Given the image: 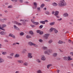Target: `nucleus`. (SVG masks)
Wrapping results in <instances>:
<instances>
[{
    "label": "nucleus",
    "mask_w": 73,
    "mask_h": 73,
    "mask_svg": "<svg viewBox=\"0 0 73 73\" xmlns=\"http://www.w3.org/2000/svg\"><path fill=\"white\" fill-rule=\"evenodd\" d=\"M68 61H70V60H72V58H71V57L70 56H68Z\"/></svg>",
    "instance_id": "20"
},
{
    "label": "nucleus",
    "mask_w": 73,
    "mask_h": 73,
    "mask_svg": "<svg viewBox=\"0 0 73 73\" xmlns=\"http://www.w3.org/2000/svg\"><path fill=\"white\" fill-rule=\"evenodd\" d=\"M52 65L51 64H49L47 65V69H49V68H50V66H52Z\"/></svg>",
    "instance_id": "29"
},
{
    "label": "nucleus",
    "mask_w": 73,
    "mask_h": 73,
    "mask_svg": "<svg viewBox=\"0 0 73 73\" xmlns=\"http://www.w3.org/2000/svg\"><path fill=\"white\" fill-rule=\"evenodd\" d=\"M70 54L71 55H72V56H73V52H71Z\"/></svg>",
    "instance_id": "62"
},
{
    "label": "nucleus",
    "mask_w": 73,
    "mask_h": 73,
    "mask_svg": "<svg viewBox=\"0 0 73 73\" xmlns=\"http://www.w3.org/2000/svg\"><path fill=\"white\" fill-rule=\"evenodd\" d=\"M66 5H67V4L65 1V0H61L60 3L58 4V6L60 7H65Z\"/></svg>",
    "instance_id": "1"
},
{
    "label": "nucleus",
    "mask_w": 73,
    "mask_h": 73,
    "mask_svg": "<svg viewBox=\"0 0 73 73\" xmlns=\"http://www.w3.org/2000/svg\"><path fill=\"white\" fill-rule=\"evenodd\" d=\"M14 23L15 24H17L19 26H20V25H22V24L21 23H19L18 22H16V21H14Z\"/></svg>",
    "instance_id": "6"
},
{
    "label": "nucleus",
    "mask_w": 73,
    "mask_h": 73,
    "mask_svg": "<svg viewBox=\"0 0 73 73\" xmlns=\"http://www.w3.org/2000/svg\"><path fill=\"white\" fill-rule=\"evenodd\" d=\"M44 21H45V22H46V23H48V21L46 20H45Z\"/></svg>",
    "instance_id": "58"
},
{
    "label": "nucleus",
    "mask_w": 73,
    "mask_h": 73,
    "mask_svg": "<svg viewBox=\"0 0 73 73\" xmlns=\"http://www.w3.org/2000/svg\"><path fill=\"white\" fill-rule=\"evenodd\" d=\"M2 46H3L2 45V44H0V48H2Z\"/></svg>",
    "instance_id": "60"
},
{
    "label": "nucleus",
    "mask_w": 73,
    "mask_h": 73,
    "mask_svg": "<svg viewBox=\"0 0 73 73\" xmlns=\"http://www.w3.org/2000/svg\"><path fill=\"white\" fill-rule=\"evenodd\" d=\"M54 31L55 33H58V30H56V29L54 28Z\"/></svg>",
    "instance_id": "25"
},
{
    "label": "nucleus",
    "mask_w": 73,
    "mask_h": 73,
    "mask_svg": "<svg viewBox=\"0 0 73 73\" xmlns=\"http://www.w3.org/2000/svg\"><path fill=\"white\" fill-rule=\"evenodd\" d=\"M41 32V31L40 30H37L36 31V32L38 33H40V32Z\"/></svg>",
    "instance_id": "47"
},
{
    "label": "nucleus",
    "mask_w": 73,
    "mask_h": 73,
    "mask_svg": "<svg viewBox=\"0 0 73 73\" xmlns=\"http://www.w3.org/2000/svg\"><path fill=\"white\" fill-rule=\"evenodd\" d=\"M50 13H49L48 11H46L45 12V14H46V15H49Z\"/></svg>",
    "instance_id": "39"
},
{
    "label": "nucleus",
    "mask_w": 73,
    "mask_h": 73,
    "mask_svg": "<svg viewBox=\"0 0 73 73\" xmlns=\"http://www.w3.org/2000/svg\"><path fill=\"white\" fill-rule=\"evenodd\" d=\"M14 29L17 31H20V29H19L16 25H14Z\"/></svg>",
    "instance_id": "7"
},
{
    "label": "nucleus",
    "mask_w": 73,
    "mask_h": 73,
    "mask_svg": "<svg viewBox=\"0 0 73 73\" xmlns=\"http://www.w3.org/2000/svg\"><path fill=\"white\" fill-rule=\"evenodd\" d=\"M22 53H25V51L24 50H23L22 51Z\"/></svg>",
    "instance_id": "59"
},
{
    "label": "nucleus",
    "mask_w": 73,
    "mask_h": 73,
    "mask_svg": "<svg viewBox=\"0 0 73 73\" xmlns=\"http://www.w3.org/2000/svg\"><path fill=\"white\" fill-rule=\"evenodd\" d=\"M48 43L49 44H50L51 43L53 42V40L52 39H50L49 40L48 42Z\"/></svg>",
    "instance_id": "19"
},
{
    "label": "nucleus",
    "mask_w": 73,
    "mask_h": 73,
    "mask_svg": "<svg viewBox=\"0 0 73 73\" xmlns=\"http://www.w3.org/2000/svg\"><path fill=\"white\" fill-rule=\"evenodd\" d=\"M54 13H55V12L54 11H52V14H54Z\"/></svg>",
    "instance_id": "63"
},
{
    "label": "nucleus",
    "mask_w": 73,
    "mask_h": 73,
    "mask_svg": "<svg viewBox=\"0 0 73 73\" xmlns=\"http://www.w3.org/2000/svg\"><path fill=\"white\" fill-rule=\"evenodd\" d=\"M44 6H45V4H42L40 6V8H42Z\"/></svg>",
    "instance_id": "36"
},
{
    "label": "nucleus",
    "mask_w": 73,
    "mask_h": 73,
    "mask_svg": "<svg viewBox=\"0 0 73 73\" xmlns=\"http://www.w3.org/2000/svg\"><path fill=\"white\" fill-rule=\"evenodd\" d=\"M2 27L1 28H5V27H7V25H6L4 24L2 25Z\"/></svg>",
    "instance_id": "32"
},
{
    "label": "nucleus",
    "mask_w": 73,
    "mask_h": 73,
    "mask_svg": "<svg viewBox=\"0 0 73 73\" xmlns=\"http://www.w3.org/2000/svg\"><path fill=\"white\" fill-rule=\"evenodd\" d=\"M14 57L15 58H18L20 57V55L18 54H16L15 55Z\"/></svg>",
    "instance_id": "13"
},
{
    "label": "nucleus",
    "mask_w": 73,
    "mask_h": 73,
    "mask_svg": "<svg viewBox=\"0 0 73 73\" xmlns=\"http://www.w3.org/2000/svg\"><path fill=\"white\" fill-rule=\"evenodd\" d=\"M42 49L43 50H46V49H48V48L46 46H43L42 47Z\"/></svg>",
    "instance_id": "17"
},
{
    "label": "nucleus",
    "mask_w": 73,
    "mask_h": 73,
    "mask_svg": "<svg viewBox=\"0 0 73 73\" xmlns=\"http://www.w3.org/2000/svg\"><path fill=\"white\" fill-rule=\"evenodd\" d=\"M0 29H1V30H3V31H5V29H3V28H1V27L0 28Z\"/></svg>",
    "instance_id": "54"
},
{
    "label": "nucleus",
    "mask_w": 73,
    "mask_h": 73,
    "mask_svg": "<svg viewBox=\"0 0 73 73\" xmlns=\"http://www.w3.org/2000/svg\"><path fill=\"white\" fill-rule=\"evenodd\" d=\"M21 3H23V0H19Z\"/></svg>",
    "instance_id": "57"
},
{
    "label": "nucleus",
    "mask_w": 73,
    "mask_h": 73,
    "mask_svg": "<svg viewBox=\"0 0 73 73\" xmlns=\"http://www.w3.org/2000/svg\"><path fill=\"white\" fill-rule=\"evenodd\" d=\"M12 1H17V0H11Z\"/></svg>",
    "instance_id": "61"
},
{
    "label": "nucleus",
    "mask_w": 73,
    "mask_h": 73,
    "mask_svg": "<svg viewBox=\"0 0 73 73\" xmlns=\"http://www.w3.org/2000/svg\"><path fill=\"white\" fill-rule=\"evenodd\" d=\"M20 21H23V22H28V20H26L21 19L20 20Z\"/></svg>",
    "instance_id": "18"
},
{
    "label": "nucleus",
    "mask_w": 73,
    "mask_h": 73,
    "mask_svg": "<svg viewBox=\"0 0 73 73\" xmlns=\"http://www.w3.org/2000/svg\"><path fill=\"white\" fill-rule=\"evenodd\" d=\"M63 16L64 17H67L69 16V14L68 13H66L63 14Z\"/></svg>",
    "instance_id": "8"
},
{
    "label": "nucleus",
    "mask_w": 73,
    "mask_h": 73,
    "mask_svg": "<svg viewBox=\"0 0 73 73\" xmlns=\"http://www.w3.org/2000/svg\"><path fill=\"white\" fill-rule=\"evenodd\" d=\"M31 37H31V36L29 35H27L26 36V38H31Z\"/></svg>",
    "instance_id": "37"
},
{
    "label": "nucleus",
    "mask_w": 73,
    "mask_h": 73,
    "mask_svg": "<svg viewBox=\"0 0 73 73\" xmlns=\"http://www.w3.org/2000/svg\"><path fill=\"white\" fill-rule=\"evenodd\" d=\"M14 53H11V54H10V55L11 56H14Z\"/></svg>",
    "instance_id": "43"
},
{
    "label": "nucleus",
    "mask_w": 73,
    "mask_h": 73,
    "mask_svg": "<svg viewBox=\"0 0 73 73\" xmlns=\"http://www.w3.org/2000/svg\"><path fill=\"white\" fill-rule=\"evenodd\" d=\"M33 4L35 7H33V8L34 9H36V8L37 7V5H38V4L36 2H34Z\"/></svg>",
    "instance_id": "5"
},
{
    "label": "nucleus",
    "mask_w": 73,
    "mask_h": 73,
    "mask_svg": "<svg viewBox=\"0 0 73 73\" xmlns=\"http://www.w3.org/2000/svg\"><path fill=\"white\" fill-rule=\"evenodd\" d=\"M50 34H46L44 35V38L45 39H48Z\"/></svg>",
    "instance_id": "3"
},
{
    "label": "nucleus",
    "mask_w": 73,
    "mask_h": 73,
    "mask_svg": "<svg viewBox=\"0 0 73 73\" xmlns=\"http://www.w3.org/2000/svg\"><path fill=\"white\" fill-rule=\"evenodd\" d=\"M62 41L61 40H59L58 42V44H62Z\"/></svg>",
    "instance_id": "30"
},
{
    "label": "nucleus",
    "mask_w": 73,
    "mask_h": 73,
    "mask_svg": "<svg viewBox=\"0 0 73 73\" xmlns=\"http://www.w3.org/2000/svg\"><path fill=\"white\" fill-rule=\"evenodd\" d=\"M15 73H19V71H17L15 72Z\"/></svg>",
    "instance_id": "64"
},
{
    "label": "nucleus",
    "mask_w": 73,
    "mask_h": 73,
    "mask_svg": "<svg viewBox=\"0 0 73 73\" xmlns=\"http://www.w3.org/2000/svg\"><path fill=\"white\" fill-rule=\"evenodd\" d=\"M44 33V32L43 31H40L39 33V35H42Z\"/></svg>",
    "instance_id": "45"
},
{
    "label": "nucleus",
    "mask_w": 73,
    "mask_h": 73,
    "mask_svg": "<svg viewBox=\"0 0 73 73\" xmlns=\"http://www.w3.org/2000/svg\"><path fill=\"white\" fill-rule=\"evenodd\" d=\"M31 25V27H32L33 28L35 27V25Z\"/></svg>",
    "instance_id": "55"
},
{
    "label": "nucleus",
    "mask_w": 73,
    "mask_h": 73,
    "mask_svg": "<svg viewBox=\"0 0 73 73\" xmlns=\"http://www.w3.org/2000/svg\"><path fill=\"white\" fill-rule=\"evenodd\" d=\"M7 58H10L11 59H12V57H11V56H7Z\"/></svg>",
    "instance_id": "42"
},
{
    "label": "nucleus",
    "mask_w": 73,
    "mask_h": 73,
    "mask_svg": "<svg viewBox=\"0 0 73 73\" xmlns=\"http://www.w3.org/2000/svg\"><path fill=\"white\" fill-rule=\"evenodd\" d=\"M33 46H35V48H38V45L35 43H34V44H33Z\"/></svg>",
    "instance_id": "31"
},
{
    "label": "nucleus",
    "mask_w": 73,
    "mask_h": 73,
    "mask_svg": "<svg viewBox=\"0 0 73 73\" xmlns=\"http://www.w3.org/2000/svg\"><path fill=\"white\" fill-rule=\"evenodd\" d=\"M6 33H7L6 32L3 31H1L0 33V34L1 35H6Z\"/></svg>",
    "instance_id": "11"
},
{
    "label": "nucleus",
    "mask_w": 73,
    "mask_h": 73,
    "mask_svg": "<svg viewBox=\"0 0 73 73\" xmlns=\"http://www.w3.org/2000/svg\"><path fill=\"white\" fill-rule=\"evenodd\" d=\"M68 42H69L70 43H71V42H72V41L71 40L69 39L68 41Z\"/></svg>",
    "instance_id": "51"
},
{
    "label": "nucleus",
    "mask_w": 73,
    "mask_h": 73,
    "mask_svg": "<svg viewBox=\"0 0 73 73\" xmlns=\"http://www.w3.org/2000/svg\"><path fill=\"white\" fill-rule=\"evenodd\" d=\"M52 5L53 6H54L55 7H56L57 6V4L56 3H52Z\"/></svg>",
    "instance_id": "23"
},
{
    "label": "nucleus",
    "mask_w": 73,
    "mask_h": 73,
    "mask_svg": "<svg viewBox=\"0 0 73 73\" xmlns=\"http://www.w3.org/2000/svg\"><path fill=\"white\" fill-rule=\"evenodd\" d=\"M43 26L42 25H41L40 27L39 28L40 29H41V28H42V27H43Z\"/></svg>",
    "instance_id": "46"
},
{
    "label": "nucleus",
    "mask_w": 73,
    "mask_h": 73,
    "mask_svg": "<svg viewBox=\"0 0 73 73\" xmlns=\"http://www.w3.org/2000/svg\"><path fill=\"white\" fill-rule=\"evenodd\" d=\"M4 61V60L2 58H0V63H2Z\"/></svg>",
    "instance_id": "21"
},
{
    "label": "nucleus",
    "mask_w": 73,
    "mask_h": 73,
    "mask_svg": "<svg viewBox=\"0 0 73 73\" xmlns=\"http://www.w3.org/2000/svg\"><path fill=\"white\" fill-rule=\"evenodd\" d=\"M37 73H42V71L40 70H38L37 71Z\"/></svg>",
    "instance_id": "26"
},
{
    "label": "nucleus",
    "mask_w": 73,
    "mask_h": 73,
    "mask_svg": "<svg viewBox=\"0 0 73 73\" xmlns=\"http://www.w3.org/2000/svg\"><path fill=\"white\" fill-rule=\"evenodd\" d=\"M7 20V18H4L3 19V21H6Z\"/></svg>",
    "instance_id": "52"
},
{
    "label": "nucleus",
    "mask_w": 73,
    "mask_h": 73,
    "mask_svg": "<svg viewBox=\"0 0 73 73\" xmlns=\"http://www.w3.org/2000/svg\"><path fill=\"white\" fill-rule=\"evenodd\" d=\"M31 21L32 23H34V24H35V25H38V24H39V23L38 22H35V21H33V19H31Z\"/></svg>",
    "instance_id": "9"
},
{
    "label": "nucleus",
    "mask_w": 73,
    "mask_h": 73,
    "mask_svg": "<svg viewBox=\"0 0 73 73\" xmlns=\"http://www.w3.org/2000/svg\"><path fill=\"white\" fill-rule=\"evenodd\" d=\"M40 23H41V24H45V21H40Z\"/></svg>",
    "instance_id": "34"
},
{
    "label": "nucleus",
    "mask_w": 73,
    "mask_h": 73,
    "mask_svg": "<svg viewBox=\"0 0 73 73\" xmlns=\"http://www.w3.org/2000/svg\"><path fill=\"white\" fill-rule=\"evenodd\" d=\"M55 14H54L55 16H57L59 14V11H56L55 12Z\"/></svg>",
    "instance_id": "14"
},
{
    "label": "nucleus",
    "mask_w": 73,
    "mask_h": 73,
    "mask_svg": "<svg viewBox=\"0 0 73 73\" xmlns=\"http://www.w3.org/2000/svg\"><path fill=\"white\" fill-rule=\"evenodd\" d=\"M62 20V18H60V19H58L57 20L58 21H61V20Z\"/></svg>",
    "instance_id": "56"
},
{
    "label": "nucleus",
    "mask_w": 73,
    "mask_h": 73,
    "mask_svg": "<svg viewBox=\"0 0 73 73\" xmlns=\"http://www.w3.org/2000/svg\"><path fill=\"white\" fill-rule=\"evenodd\" d=\"M39 42H42V39H40L39 40Z\"/></svg>",
    "instance_id": "50"
},
{
    "label": "nucleus",
    "mask_w": 73,
    "mask_h": 73,
    "mask_svg": "<svg viewBox=\"0 0 73 73\" xmlns=\"http://www.w3.org/2000/svg\"><path fill=\"white\" fill-rule=\"evenodd\" d=\"M24 35V33L21 32L20 33V36H23Z\"/></svg>",
    "instance_id": "41"
},
{
    "label": "nucleus",
    "mask_w": 73,
    "mask_h": 73,
    "mask_svg": "<svg viewBox=\"0 0 73 73\" xmlns=\"http://www.w3.org/2000/svg\"><path fill=\"white\" fill-rule=\"evenodd\" d=\"M23 65L24 66H28V63L27 62H25L23 64Z\"/></svg>",
    "instance_id": "22"
},
{
    "label": "nucleus",
    "mask_w": 73,
    "mask_h": 73,
    "mask_svg": "<svg viewBox=\"0 0 73 73\" xmlns=\"http://www.w3.org/2000/svg\"><path fill=\"white\" fill-rule=\"evenodd\" d=\"M53 52V51L52 50L50 49H47L45 50L44 53V54H47V55H50V53H52Z\"/></svg>",
    "instance_id": "2"
},
{
    "label": "nucleus",
    "mask_w": 73,
    "mask_h": 73,
    "mask_svg": "<svg viewBox=\"0 0 73 73\" xmlns=\"http://www.w3.org/2000/svg\"><path fill=\"white\" fill-rule=\"evenodd\" d=\"M8 8H12V6L11 5L9 6L8 7Z\"/></svg>",
    "instance_id": "53"
},
{
    "label": "nucleus",
    "mask_w": 73,
    "mask_h": 73,
    "mask_svg": "<svg viewBox=\"0 0 73 73\" xmlns=\"http://www.w3.org/2000/svg\"><path fill=\"white\" fill-rule=\"evenodd\" d=\"M13 35V34H9V36L10 37H12Z\"/></svg>",
    "instance_id": "48"
},
{
    "label": "nucleus",
    "mask_w": 73,
    "mask_h": 73,
    "mask_svg": "<svg viewBox=\"0 0 73 73\" xmlns=\"http://www.w3.org/2000/svg\"><path fill=\"white\" fill-rule=\"evenodd\" d=\"M55 24V22H51L50 23L49 25H54Z\"/></svg>",
    "instance_id": "27"
},
{
    "label": "nucleus",
    "mask_w": 73,
    "mask_h": 73,
    "mask_svg": "<svg viewBox=\"0 0 73 73\" xmlns=\"http://www.w3.org/2000/svg\"><path fill=\"white\" fill-rule=\"evenodd\" d=\"M2 54L3 55H5V54H7V52H2Z\"/></svg>",
    "instance_id": "33"
},
{
    "label": "nucleus",
    "mask_w": 73,
    "mask_h": 73,
    "mask_svg": "<svg viewBox=\"0 0 73 73\" xmlns=\"http://www.w3.org/2000/svg\"><path fill=\"white\" fill-rule=\"evenodd\" d=\"M53 30L54 31V28L53 27L51 28L50 29V32H52Z\"/></svg>",
    "instance_id": "38"
},
{
    "label": "nucleus",
    "mask_w": 73,
    "mask_h": 73,
    "mask_svg": "<svg viewBox=\"0 0 73 73\" xmlns=\"http://www.w3.org/2000/svg\"><path fill=\"white\" fill-rule=\"evenodd\" d=\"M41 60H42L43 61H45V60H46V58H45V57L44 56L42 55V56Z\"/></svg>",
    "instance_id": "10"
},
{
    "label": "nucleus",
    "mask_w": 73,
    "mask_h": 73,
    "mask_svg": "<svg viewBox=\"0 0 73 73\" xmlns=\"http://www.w3.org/2000/svg\"><path fill=\"white\" fill-rule=\"evenodd\" d=\"M34 44V43H33L31 42H28L29 45H30V46H32V45H33Z\"/></svg>",
    "instance_id": "15"
},
{
    "label": "nucleus",
    "mask_w": 73,
    "mask_h": 73,
    "mask_svg": "<svg viewBox=\"0 0 73 73\" xmlns=\"http://www.w3.org/2000/svg\"><path fill=\"white\" fill-rule=\"evenodd\" d=\"M32 54L30 53H28V57L29 58H32L33 56H32Z\"/></svg>",
    "instance_id": "4"
},
{
    "label": "nucleus",
    "mask_w": 73,
    "mask_h": 73,
    "mask_svg": "<svg viewBox=\"0 0 73 73\" xmlns=\"http://www.w3.org/2000/svg\"><path fill=\"white\" fill-rule=\"evenodd\" d=\"M29 33L30 34H31V35H33L34 34L33 32V31H29Z\"/></svg>",
    "instance_id": "40"
},
{
    "label": "nucleus",
    "mask_w": 73,
    "mask_h": 73,
    "mask_svg": "<svg viewBox=\"0 0 73 73\" xmlns=\"http://www.w3.org/2000/svg\"><path fill=\"white\" fill-rule=\"evenodd\" d=\"M40 7H38L37 9V11H40Z\"/></svg>",
    "instance_id": "49"
},
{
    "label": "nucleus",
    "mask_w": 73,
    "mask_h": 73,
    "mask_svg": "<svg viewBox=\"0 0 73 73\" xmlns=\"http://www.w3.org/2000/svg\"><path fill=\"white\" fill-rule=\"evenodd\" d=\"M12 37H13V38L14 39H15V38H16V36L14 35H13Z\"/></svg>",
    "instance_id": "44"
},
{
    "label": "nucleus",
    "mask_w": 73,
    "mask_h": 73,
    "mask_svg": "<svg viewBox=\"0 0 73 73\" xmlns=\"http://www.w3.org/2000/svg\"><path fill=\"white\" fill-rule=\"evenodd\" d=\"M17 62H19V63H21V64H23V61L22 60H17Z\"/></svg>",
    "instance_id": "24"
},
{
    "label": "nucleus",
    "mask_w": 73,
    "mask_h": 73,
    "mask_svg": "<svg viewBox=\"0 0 73 73\" xmlns=\"http://www.w3.org/2000/svg\"><path fill=\"white\" fill-rule=\"evenodd\" d=\"M57 53H54L53 54V57H56L57 56Z\"/></svg>",
    "instance_id": "16"
},
{
    "label": "nucleus",
    "mask_w": 73,
    "mask_h": 73,
    "mask_svg": "<svg viewBox=\"0 0 73 73\" xmlns=\"http://www.w3.org/2000/svg\"><path fill=\"white\" fill-rule=\"evenodd\" d=\"M63 59L65 61H67V60H68V58L66 56H65L63 57Z\"/></svg>",
    "instance_id": "12"
},
{
    "label": "nucleus",
    "mask_w": 73,
    "mask_h": 73,
    "mask_svg": "<svg viewBox=\"0 0 73 73\" xmlns=\"http://www.w3.org/2000/svg\"><path fill=\"white\" fill-rule=\"evenodd\" d=\"M16 44L19 45V44H20V43L18 42L14 43L13 44V45H17V44Z\"/></svg>",
    "instance_id": "28"
},
{
    "label": "nucleus",
    "mask_w": 73,
    "mask_h": 73,
    "mask_svg": "<svg viewBox=\"0 0 73 73\" xmlns=\"http://www.w3.org/2000/svg\"><path fill=\"white\" fill-rule=\"evenodd\" d=\"M36 61L38 63H40L41 62V60L39 59H37Z\"/></svg>",
    "instance_id": "35"
}]
</instances>
